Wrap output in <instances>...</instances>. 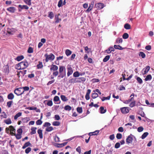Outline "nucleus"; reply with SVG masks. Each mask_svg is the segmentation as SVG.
<instances>
[{"mask_svg": "<svg viewBox=\"0 0 154 154\" xmlns=\"http://www.w3.org/2000/svg\"><path fill=\"white\" fill-rule=\"evenodd\" d=\"M10 131L12 135L14 134L15 135V137L17 139H19V129H18L17 130V132L18 133V134H15V129L12 126H10L9 127Z\"/></svg>", "mask_w": 154, "mask_h": 154, "instance_id": "1", "label": "nucleus"}, {"mask_svg": "<svg viewBox=\"0 0 154 154\" xmlns=\"http://www.w3.org/2000/svg\"><path fill=\"white\" fill-rule=\"evenodd\" d=\"M44 56L45 57V60L46 62H48L49 60L53 61L55 58V56L52 53L49 54H45Z\"/></svg>", "mask_w": 154, "mask_h": 154, "instance_id": "2", "label": "nucleus"}, {"mask_svg": "<svg viewBox=\"0 0 154 154\" xmlns=\"http://www.w3.org/2000/svg\"><path fill=\"white\" fill-rule=\"evenodd\" d=\"M28 63L26 62H22L20 63V70L26 68L28 66Z\"/></svg>", "mask_w": 154, "mask_h": 154, "instance_id": "3", "label": "nucleus"}, {"mask_svg": "<svg viewBox=\"0 0 154 154\" xmlns=\"http://www.w3.org/2000/svg\"><path fill=\"white\" fill-rule=\"evenodd\" d=\"M133 136L131 134L130 135L128 136L126 140V142L128 145L132 143L133 140Z\"/></svg>", "mask_w": 154, "mask_h": 154, "instance_id": "4", "label": "nucleus"}, {"mask_svg": "<svg viewBox=\"0 0 154 154\" xmlns=\"http://www.w3.org/2000/svg\"><path fill=\"white\" fill-rule=\"evenodd\" d=\"M129 108L128 107H124L121 108V112L124 114H126L129 112Z\"/></svg>", "mask_w": 154, "mask_h": 154, "instance_id": "5", "label": "nucleus"}, {"mask_svg": "<svg viewBox=\"0 0 154 154\" xmlns=\"http://www.w3.org/2000/svg\"><path fill=\"white\" fill-rule=\"evenodd\" d=\"M150 67L149 66H146L142 70L143 72L142 73L143 75H144L146 74L149 70Z\"/></svg>", "mask_w": 154, "mask_h": 154, "instance_id": "6", "label": "nucleus"}, {"mask_svg": "<svg viewBox=\"0 0 154 154\" xmlns=\"http://www.w3.org/2000/svg\"><path fill=\"white\" fill-rule=\"evenodd\" d=\"M94 2L92 1L89 4V6L88 8L87 9V10L86 11V12H89L91 10H92L94 4Z\"/></svg>", "mask_w": 154, "mask_h": 154, "instance_id": "7", "label": "nucleus"}, {"mask_svg": "<svg viewBox=\"0 0 154 154\" xmlns=\"http://www.w3.org/2000/svg\"><path fill=\"white\" fill-rule=\"evenodd\" d=\"M20 92L21 91H22V92H21L20 94V95L21 94H22L25 91H28L29 90V87L28 86H25L23 87V88H20Z\"/></svg>", "mask_w": 154, "mask_h": 154, "instance_id": "8", "label": "nucleus"}, {"mask_svg": "<svg viewBox=\"0 0 154 154\" xmlns=\"http://www.w3.org/2000/svg\"><path fill=\"white\" fill-rule=\"evenodd\" d=\"M78 83H83L86 80V79L84 77L77 78Z\"/></svg>", "mask_w": 154, "mask_h": 154, "instance_id": "9", "label": "nucleus"}, {"mask_svg": "<svg viewBox=\"0 0 154 154\" xmlns=\"http://www.w3.org/2000/svg\"><path fill=\"white\" fill-rule=\"evenodd\" d=\"M67 69L68 71L67 75L68 76H69L73 72V69L70 66L68 67Z\"/></svg>", "mask_w": 154, "mask_h": 154, "instance_id": "10", "label": "nucleus"}, {"mask_svg": "<svg viewBox=\"0 0 154 154\" xmlns=\"http://www.w3.org/2000/svg\"><path fill=\"white\" fill-rule=\"evenodd\" d=\"M69 83L72 84L75 83H78L77 78H73L69 80Z\"/></svg>", "mask_w": 154, "mask_h": 154, "instance_id": "11", "label": "nucleus"}, {"mask_svg": "<svg viewBox=\"0 0 154 154\" xmlns=\"http://www.w3.org/2000/svg\"><path fill=\"white\" fill-rule=\"evenodd\" d=\"M58 69V67L56 65H52L51 66L50 70L54 71H56Z\"/></svg>", "mask_w": 154, "mask_h": 154, "instance_id": "12", "label": "nucleus"}, {"mask_svg": "<svg viewBox=\"0 0 154 154\" xmlns=\"http://www.w3.org/2000/svg\"><path fill=\"white\" fill-rule=\"evenodd\" d=\"M91 92L90 89H88L85 96V99L87 100H88L90 99V97L89 95Z\"/></svg>", "mask_w": 154, "mask_h": 154, "instance_id": "13", "label": "nucleus"}, {"mask_svg": "<svg viewBox=\"0 0 154 154\" xmlns=\"http://www.w3.org/2000/svg\"><path fill=\"white\" fill-rule=\"evenodd\" d=\"M60 15V14H57L55 16V23H58L59 22L61 21V19L59 18V16Z\"/></svg>", "mask_w": 154, "mask_h": 154, "instance_id": "14", "label": "nucleus"}, {"mask_svg": "<svg viewBox=\"0 0 154 154\" xmlns=\"http://www.w3.org/2000/svg\"><path fill=\"white\" fill-rule=\"evenodd\" d=\"M97 7L98 8V9L100 10L103 8L104 7V5L103 3H98L97 4Z\"/></svg>", "mask_w": 154, "mask_h": 154, "instance_id": "15", "label": "nucleus"}, {"mask_svg": "<svg viewBox=\"0 0 154 154\" xmlns=\"http://www.w3.org/2000/svg\"><path fill=\"white\" fill-rule=\"evenodd\" d=\"M64 70L65 72L66 71V68L65 67L63 66H59V73H62V72Z\"/></svg>", "mask_w": 154, "mask_h": 154, "instance_id": "16", "label": "nucleus"}, {"mask_svg": "<svg viewBox=\"0 0 154 154\" xmlns=\"http://www.w3.org/2000/svg\"><path fill=\"white\" fill-rule=\"evenodd\" d=\"M37 128L36 127H32L31 128V131L30 132V134L31 135L35 134L36 133V130Z\"/></svg>", "mask_w": 154, "mask_h": 154, "instance_id": "17", "label": "nucleus"}, {"mask_svg": "<svg viewBox=\"0 0 154 154\" xmlns=\"http://www.w3.org/2000/svg\"><path fill=\"white\" fill-rule=\"evenodd\" d=\"M99 132V130H96L93 132L89 133V134L90 136L97 135L98 134Z\"/></svg>", "mask_w": 154, "mask_h": 154, "instance_id": "18", "label": "nucleus"}, {"mask_svg": "<svg viewBox=\"0 0 154 154\" xmlns=\"http://www.w3.org/2000/svg\"><path fill=\"white\" fill-rule=\"evenodd\" d=\"M42 132V130L40 129H38L37 131V132L39 135V138L41 139H42L43 137Z\"/></svg>", "mask_w": 154, "mask_h": 154, "instance_id": "19", "label": "nucleus"}, {"mask_svg": "<svg viewBox=\"0 0 154 154\" xmlns=\"http://www.w3.org/2000/svg\"><path fill=\"white\" fill-rule=\"evenodd\" d=\"M43 67V65L42 62L39 61L38 62V64L37 65V67L38 69H41Z\"/></svg>", "mask_w": 154, "mask_h": 154, "instance_id": "20", "label": "nucleus"}, {"mask_svg": "<svg viewBox=\"0 0 154 154\" xmlns=\"http://www.w3.org/2000/svg\"><path fill=\"white\" fill-rule=\"evenodd\" d=\"M100 112L101 114L105 113L106 111V109H104V107L103 106H101L100 108Z\"/></svg>", "mask_w": 154, "mask_h": 154, "instance_id": "21", "label": "nucleus"}, {"mask_svg": "<svg viewBox=\"0 0 154 154\" xmlns=\"http://www.w3.org/2000/svg\"><path fill=\"white\" fill-rule=\"evenodd\" d=\"M7 10L10 12L13 13L15 11V9L14 7H10L8 8L7 9Z\"/></svg>", "mask_w": 154, "mask_h": 154, "instance_id": "22", "label": "nucleus"}, {"mask_svg": "<svg viewBox=\"0 0 154 154\" xmlns=\"http://www.w3.org/2000/svg\"><path fill=\"white\" fill-rule=\"evenodd\" d=\"M67 142H64L61 144H57V147H62L66 145Z\"/></svg>", "mask_w": 154, "mask_h": 154, "instance_id": "23", "label": "nucleus"}, {"mask_svg": "<svg viewBox=\"0 0 154 154\" xmlns=\"http://www.w3.org/2000/svg\"><path fill=\"white\" fill-rule=\"evenodd\" d=\"M48 17L51 19H52L54 17V14L52 12H49L48 13Z\"/></svg>", "mask_w": 154, "mask_h": 154, "instance_id": "24", "label": "nucleus"}, {"mask_svg": "<svg viewBox=\"0 0 154 154\" xmlns=\"http://www.w3.org/2000/svg\"><path fill=\"white\" fill-rule=\"evenodd\" d=\"M4 71L5 73H8L9 72V68L8 66H6L4 67Z\"/></svg>", "mask_w": 154, "mask_h": 154, "instance_id": "25", "label": "nucleus"}, {"mask_svg": "<svg viewBox=\"0 0 154 154\" xmlns=\"http://www.w3.org/2000/svg\"><path fill=\"white\" fill-rule=\"evenodd\" d=\"M114 47L115 49H119L120 50H122L123 49V48L119 45H114Z\"/></svg>", "mask_w": 154, "mask_h": 154, "instance_id": "26", "label": "nucleus"}, {"mask_svg": "<svg viewBox=\"0 0 154 154\" xmlns=\"http://www.w3.org/2000/svg\"><path fill=\"white\" fill-rule=\"evenodd\" d=\"M14 95L12 93H10L8 96V98L9 100H12L14 98Z\"/></svg>", "mask_w": 154, "mask_h": 154, "instance_id": "27", "label": "nucleus"}, {"mask_svg": "<svg viewBox=\"0 0 154 154\" xmlns=\"http://www.w3.org/2000/svg\"><path fill=\"white\" fill-rule=\"evenodd\" d=\"M60 98L64 102L68 100L67 98L64 95H61L60 96Z\"/></svg>", "mask_w": 154, "mask_h": 154, "instance_id": "28", "label": "nucleus"}, {"mask_svg": "<svg viewBox=\"0 0 154 154\" xmlns=\"http://www.w3.org/2000/svg\"><path fill=\"white\" fill-rule=\"evenodd\" d=\"M124 27L126 29H129L131 28V26L129 24L127 23L124 25Z\"/></svg>", "mask_w": 154, "mask_h": 154, "instance_id": "29", "label": "nucleus"}, {"mask_svg": "<svg viewBox=\"0 0 154 154\" xmlns=\"http://www.w3.org/2000/svg\"><path fill=\"white\" fill-rule=\"evenodd\" d=\"M152 79V76L150 74L146 76V77L145 79V81H147L148 80H151Z\"/></svg>", "mask_w": 154, "mask_h": 154, "instance_id": "30", "label": "nucleus"}, {"mask_svg": "<svg viewBox=\"0 0 154 154\" xmlns=\"http://www.w3.org/2000/svg\"><path fill=\"white\" fill-rule=\"evenodd\" d=\"M80 76V73L78 71L75 72L73 74V76L75 78H77Z\"/></svg>", "mask_w": 154, "mask_h": 154, "instance_id": "31", "label": "nucleus"}, {"mask_svg": "<svg viewBox=\"0 0 154 154\" xmlns=\"http://www.w3.org/2000/svg\"><path fill=\"white\" fill-rule=\"evenodd\" d=\"M134 93H132L130 97H131L130 99H128L127 100L128 103H129L131 101H133L134 99Z\"/></svg>", "mask_w": 154, "mask_h": 154, "instance_id": "32", "label": "nucleus"}, {"mask_svg": "<svg viewBox=\"0 0 154 154\" xmlns=\"http://www.w3.org/2000/svg\"><path fill=\"white\" fill-rule=\"evenodd\" d=\"M110 56L109 55H106L103 60V61L105 62L108 61L109 59Z\"/></svg>", "mask_w": 154, "mask_h": 154, "instance_id": "33", "label": "nucleus"}, {"mask_svg": "<svg viewBox=\"0 0 154 154\" xmlns=\"http://www.w3.org/2000/svg\"><path fill=\"white\" fill-rule=\"evenodd\" d=\"M149 134V133L147 132L144 133L141 136V138L142 139L145 138Z\"/></svg>", "mask_w": 154, "mask_h": 154, "instance_id": "34", "label": "nucleus"}, {"mask_svg": "<svg viewBox=\"0 0 154 154\" xmlns=\"http://www.w3.org/2000/svg\"><path fill=\"white\" fill-rule=\"evenodd\" d=\"M54 129L52 127L50 126V127H47L46 129L45 130L47 132H50L52 130H53Z\"/></svg>", "mask_w": 154, "mask_h": 154, "instance_id": "35", "label": "nucleus"}, {"mask_svg": "<svg viewBox=\"0 0 154 154\" xmlns=\"http://www.w3.org/2000/svg\"><path fill=\"white\" fill-rule=\"evenodd\" d=\"M24 2L29 5H31V0H24Z\"/></svg>", "mask_w": 154, "mask_h": 154, "instance_id": "36", "label": "nucleus"}, {"mask_svg": "<svg viewBox=\"0 0 154 154\" xmlns=\"http://www.w3.org/2000/svg\"><path fill=\"white\" fill-rule=\"evenodd\" d=\"M20 8L21 9H25L26 10H27L29 9V7L26 5H20Z\"/></svg>", "mask_w": 154, "mask_h": 154, "instance_id": "37", "label": "nucleus"}, {"mask_svg": "<svg viewBox=\"0 0 154 154\" xmlns=\"http://www.w3.org/2000/svg\"><path fill=\"white\" fill-rule=\"evenodd\" d=\"M139 56H141L143 58H144L146 57L145 54L143 52H139Z\"/></svg>", "mask_w": 154, "mask_h": 154, "instance_id": "38", "label": "nucleus"}, {"mask_svg": "<svg viewBox=\"0 0 154 154\" xmlns=\"http://www.w3.org/2000/svg\"><path fill=\"white\" fill-rule=\"evenodd\" d=\"M60 124V122L58 121H54L53 122L52 125L54 126H58Z\"/></svg>", "mask_w": 154, "mask_h": 154, "instance_id": "39", "label": "nucleus"}, {"mask_svg": "<svg viewBox=\"0 0 154 154\" xmlns=\"http://www.w3.org/2000/svg\"><path fill=\"white\" fill-rule=\"evenodd\" d=\"M67 56L70 55L72 53L71 51L69 49H66L65 52Z\"/></svg>", "mask_w": 154, "mask_h": 154, "instance_id": "40", "label": "nucleus"}, {"mask_svg": "<svg viewBox=\"0 0 154 154\" xmlns=\"http://www.w3.org/2000/svg\"><path fill=\"white\" fill-rule=\"evenodd\" d=\"M128 34L127 33H125L122 35V38L124 39L128 38Z\"/></svg>", "mask_w": 154, "mask_h": 154, "instance_id": "41", "label": "nucleus"}, {"mask_svg": "<svg viewBox=\"0 0 154 154\" xmlns=\"http://www.w3.org/2000/svg\"><path fill=\"white\" fill-rule=\"evenodd\" d=\"M98 96V94L96 93H93L92 94L91 97L93 99H95Z\"/></svg>", "mask_w": 154, "mask_h": 154, "instance_id": "42", "label": "nucleus"}, {"mask_svg": "<svg viewBox=\"0 0 154 154\" xmlns=\"http://www.w3.org/2000/svg\"><path fill=\"white\" fill-rule=\"evenodd\" d=\"M5 122L6 124H10L11 123V121L10 119H8L5 120Z\"/></svg>", "mask_w": 154, "mask_h": 154, "instance_id": "43", "label": "nucleus"}, {"mask_svg": "<svg viewBox=\"0 0 154 154\" xmlns=\"http://www.w3.org/2000/svg\"><path fill=\"white\" fill-rule=\"evenodd\" d=\"M64 109L66 110L70 111L71 109V107L69 105H66L65 106Z\"/></svg>", "mask_w": 154, "mask_h": 154, "instance_id": "44", "label": "nucleus"}, {"mask_svg": "<svg viewBox=\"0 0 154 154\" xmlns=\"http://www.w3.org/2000/svg\"><path fill=\"white\" fill-rule=\"evenodd\" d=\"M136 79L138 82L140 84H141L143 82V81L142 79L139 77H138Z\"/></svg>", "mask_w": 154, "mask_h": 154, "instance_id": "45", "label": "nucleus"}, {"mask_svg": "<svg viewBox=\"0 0 154 154\" xmlns=\"http://www.w3.org/2000/svg\"><path fill=\"white\" fill-rule=\"evenodd\" d=\"M14 93L17 94V95H19V88H17L14 91Z\"/></svg>", "mask_w": 154, "mask_h": 154, "instance_id": "46", "label": "nucleus"}, {"mask_svg": "<svg viewBox=\"0 0 154 154\" xmlns=\"http://www.w3.org/2000/svg\"><path fill=\"white\" fill-rule=\"evenodd\" d=\"M135 101H134L130 103L129 104V106L131 107H133L135 106Z\"/></svg>", "mask_w": 154, "mask_h": 154, "instance_id": "47", "label": "nucleus"}, {"mask_svg": "<svg viewBox=\"0 0 154 154\" xmlns=\"http://www.w3.org/2000/svg\"><path fill=\"white\" fill-rule=\"evenodd\" d=\"M116 137L118 139H120L122 138V135L120 133H118L116 134Z\"/></svg>", "mask_w": 154, "mask_h": 154, "instance_id": "48", "label": "nucleus"}, {"mask_svg": "<svg viewBox=\"0 0 154 154\" xmlns=\"http://www.w3.org/2000/svg\"><path fill=\"white\" fill-rule=\"evenodd\" d=\"M51 125V124L49 122H46L44 124L43 126L45 127H48L50 126Z\"/></svg>", "mask_w": 154, "mask_h": 154, "instance_id": "49", "label": "nucleus"}, {"mask_svg": "<svg viewBox=\"0 0 154 154\" xmlns=\"http://www.w3.org/2000/svg\"><path fill=\"white\" fill-rule=\"evenodd\" d=\"M77 111L79 113H82V107H78L77 108Z\"/></svg>", "mask_w": 154, "mask_h": 154, "instance_id": "50", "label": "nucleus"}, {"mask_svg": "<svg viewBox=\"0 0 154 154\" xmlns=\"http://www.w3.org/2000/svg\"><path fill=\"white\" fill-rule=\"evenodd\" d=\"M110 96H108L106 97H103L101 98V100L102 101H103L105 100H109L110 99Z\"/></svg>", "mask_w": 154, "mask_h": 154, "instance_id": "51", "label": "nucleus"}, {"mask_svg": "<svg viewBox=\"0 0 154 154\" xmlns=\"http://www.w3.org/2000/svg\"><path fill=\"white\" fill-rule=\"evenodd\" d=\"M42 123V122L41 120V119L38 120L36 122V124L37 125H40Z\"/></svg>", "mask_w": 154, "mask_h": 154, "instance_id": "52", "label": "nucleus"}, {"mask_svg": "<svg viewBox=\"0 0 154 154\" xmlns=\"http://www.w3.org/2000/svg\"><path fill=\"white\" fill-rule=\"evenodd\" d=\"M27 52L29 53H32L33 52V48L31 47H29L27 51Z\"/></svg>", "mask_w": 154, "mask_h": 154, "instance_id": "53", "label": "nucleus"}, {"mask_svg": "<svg viewBox=\"0 0 154 154\" xmlns=\"http://www.w3.org/2000/svg\"><path fill=\"white\" fill-rule=\"evenodd\" d=\"M116 42L117 43H121L122 42V38H118L116 39Z\"/></svg>", "mask_w": 154, "mask_h": 154, "instance_id": "54", "label": "nucleus"}, {"mask_svg": "<svg viewBox=\"0 0 154 154\" xmlns=\"http://www.w3.org/2000/svg\"><path fill=\"white\" fill-rule=\"evenodd\" d=\"M60 100V98L58 96H56L54 98V101L55 102H57Z\"/></svg>", "mask_w": 154, "mask_h": 154, "instance_id": "55", "label": "nucleus"}, {"mask_svg": "<svg viewBox=\"0 0 154 154\" xmlns=\"http://www.w3.org/2000/svg\"><path fill=\"white\" fill-rule=\"evenodd\" d=\"M13 103V101H10L8 102H7V106L9 107H11V104L12 103Z\"/></svg>", "mask_w": 154, "mask_h": 154, "instance_id": "56", "label": "nucleus"}, {"mask_svg": "<svg viewBox=\"0 0 154 154\" xmlns=\"http://www.w3.org/2000/svg\"><path fill=\"white\" fill-rule=\"evenodd\" d=\"M31 150V149L30 147H28L25 150V152L26 154L28 153Z\"/></svg>", "mask_w": 154, "mask_h": 154, "instance_id": "57", "label": "nucleus"}, {"mask_svg": "<svg viewBox=\"0 0 154 154\" xmlns=\"http://www.w3.org/2000/svg\"><path fill=\"white\" fill-rule=\"evenodd\" d=\"M120 146V143L119 142H117L116 143L115 145V147L116 149H118L119 148Z\"/></svg>", "mask_w": 154, "mask_h": 154, "instance_id": "58", "label": "nucleus"}, {"mask_svg": "<svg viewBox=\"0 0 154 154\" xmlns=\"http://www.w3.org/2000/svg\"><path fill=\"white\" fill-rule=\"evenodd\" d=\"M143 129H144L142 127V126L138 128L137 131L138 132H141L143 131Z\"/></svg>", "mask_w": 154, "mask_h": 154, "instance_id": "59", "label": "nucleus"}, {"mask_svg": "<svg viewBox=\"0 0 154 154\" xmlns=\"http://www.w3.org/2000/svg\"><path fill=\"white\" fill-rule=\"evenodd\" d=\"M54 140L55 142H58L60 141V138L57 136H55L54 137Z\"/></svg>", "mask_w": 154, "mask_h": 154, "instance_id": "60", "label": "nucleus"}, {"mask_svg": "<svg viewBox=\"0 0 154 154\" xmlns=\"http://www.w3.org/2000/svg\"><path fill=\"white\" fill-rule=\"evenodd\" d=\"M63 4L62 0H60L58 4V6L60 8L61 6Z\"/></svg>", "mask_w": 154, "mask_h": 154, "instance_id": "61", "label": "nucleus"}, {"mask_svg": "<svg viewBox=\"0 0 154 154\" xmlns=\"http://www.w3.org/2000/svg\"><path fill=\"white\" fill-rule=\"evenodd\" d=\"M47 104L49 106H51L53 105V103L51 100H48Z\"/></svg>", "mask_w": 154, "mask_h": 154, "instance_id": "62", "label": "nucleus"}, {"mask_svg": "<svg viewBox=\"0 0 154 154\" xmlns=\"http://www.w3.org/2000/svg\"><path fill=\"white\" fill-rule=\"evenodd\" d=\"M55 120H59L60 119V116L58 115H55L54 116Z\"/></svg>", "mask_w": 154, "mask_h": 154, "instance_id": "63", "label": "nucleus"}, {"mask_svg": "<svg viewBox=\"0 0 154 154\" xmlns=\"http://www.w3.org/2000/svg\"><path fill=\"white\" fill-rule=\"evenodd\" d=\"M92 81L93 83H94L99 82L100 80L98 79H92Z\"/></svg>", "mask_w": 154, "mask_h": 154, "instance_id": "64", "label": "nucleus"}]
</instances>
